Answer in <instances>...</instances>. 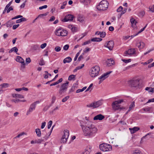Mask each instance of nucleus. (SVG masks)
Masks as SVG:
<instances>
[{
	"label": "nucleus",
	"mask_w": 154,
	"mask_h": 154,
	"mask_svg": "<svg viewBox=\"0 0 154 154\" xmlns=\"http://www.w3.org/2000/svg\"><path fill=\"white\" fill-rule=\"evenodd\" d=\"M9 8H8V9L7 10V13H8L10 12L11 11H12L13 10V9L12 7H9Z\"/></svg>",
	"instance_id": "de8ad7c7"
},
{
	"label": "nucleus",
	"mask_w": 154,
	"mask_h": 154,
	"mask_svg": "<svg viewBox=\"0 0 154 154\" xmlns=\"http://www.w3.org/2000/svg\"><path fill=\"white\" fill-rule=\"evenodd\" d=\"M139 79H133L129 81L128 82L131 87L137 88L140 84Z\"/></svg>",
	"instance_id": "0eeeda50"
},
{
	"label": "nucleus",
	"mask_w": 154,
	"mask_h": 154,
	"mask_svg": "<svg viewBox=\"0 0 154 154\" xmlns=\"http://www.w3.org/2000/svg\"><path fill=\"white\" fill-rule=\"evenodd\" d=\"M64 134L63 135L61 139V143H65L67 141V140L69 136V132L67 130H65L64 131Z\"/></svg>",
	"instance_id": "1a4fd4ad"
},
{
	"label": "nucleus",
	"mask_w": 154,
	"mask_h": 154,
	"mask_svg": "<svg viewBox=\"0 0 154 154\" xmlns=\"http://www.w3.org/2000/svg\"><path fill=\"white\" fill-rule=\"evenodd\" d=\"M84 136L88 137L94 136L97 133V129L90 121H82L80 123Z\"/></svg>",
	"instance_id": "f257e3e1"
},
{
	"label": "nucleus",
	"mask_w": 154,
	"mask_h": 154,
	"mask_svg": "<svg viewBox=\"0 0 154 154\" xmlns=\"http://www.w3.org/2000/svg\"><path fill=\"white\" fill-rule=\"evenodd\" d=\"M102 104L101 100H98L96 102H94L91 103L90 104L87 105L86 106L88 107H93L95 108L98 107Z\"/></svg>",
	"instance_id": "6e6552de"
},
{
	"label": "nucleus",
	"mask_w": 154,
	"mask_h": 154,
	"mask_svg": "<svg viewBox=\"0 0 154 154\" xmlns=\"http://www.w3.org/2000/svg\"><path fill=\"white\" fill-rule=\"evenodd\" d=\"M84 64H82L81 66H78V70L80 69H82L84 66Z\"/></svg>",
	"instance_id": "864d4df0"
},
{
	"label": "nucleus",
	"mask_w": 154,
	"mask_h": 154,
	"mask_svg": "<svg viewBox=\"0 0 154 154\" xmlns=\"http://www.w3.org/2000/svg\"><path fill=\"white\" fill-rule=\"evenodd\" d=\"M16 60L17 62L21 63L22 65V66H25V63H24V60L21 57L17 56L16 59Z\"/></svg>",
	"instance_id": "dca6fc26"
},
{
	"label": "nucleus",
	"mask_w": 154,
	"mask_h": 154,
	"mask_svg": "<svg viewBox=\"0 0 154 154\" xmlns=\"http://www.w3.org/2000/svg\"><path fill=\"white\" fill-rule=\"evenodd\" d=\"M26 1H25V2H24V3L22 4L20 6V8H23L24 7L25 4H26Z\"/></svg>",
	"instance_id": "0e129e2a"
},
{
	"label": "nucleus",
	"mask_w": 154,
	"mask_h": 154,
	"mask_svg": "<svg viewBox=\"0 0 154 154\" xmlns=\"http://www.w3.org/2000/svg\"><path fill=\"white\" fill-rule=\"evenodd\" d=\"M46 125V122H44L42 123V125L41 126V128L42 129L44 128Z\"/></svg>",
	"instance_id": "4d7b16f0"
},
{
	"label": "nucleus",
	"mask_w": 154,
	"mask_h": 154,
	"mask_svg": "<svg viewBox=\"0 0 154 154\" xmlns=\"http://www.w3.org/2000/svg\"><path fill=\"white\" fill-rule=\"evenodd\" d=\"M72 60L71 58L70 57H68L63 60V63H69Z\"/></svg>",
	"instance_id": "a878e982"
},
{
	"label": "nucleus",
	"mask_w": 154,
	"mask_h": 154,
	"mask_svg": "<svg viewBox=\"0 0 154 154\" xmlns=\"http://www.w3.org/2000/svg\"><path fill=\"white\" fill-rule=\"evenodd\" d=\"M102 39L99 38H92L91 39V41L92 42H99L101 41Z\"/></svg>",
	"instance_id": "cd10ccee"
},
{
	"label": "nucleus",
	"mask_w": 154,
	"mask_h": 154,
	"mask_svg": "<svg viewBox=\"0 0 154 154\" xmlns=\"http://www.w3.org/2000/svg\"><path fill=\"white\" fill-rule=\"evenodd\" d=\"M91 150H87L86 149L85 150L84 152L83 153H82V154H89Z\"/></svg>",
	"instance_id": "58836bf2"
},
{
	"label": "nucleus",
	"mask_w": 154,
	"mask_h": 154,
	"mask_svg": "<svg viewBox=\"0 0 154 154\" xmlns=\"http://www.w3.org/2000/svg\"><path fill=\"white\" fill-rule=\"evenodd\" d=\"M11 20L9 21L6 23V26L7 27H11L13 24L15 23Z\"/></svg>",
	"instance_id": "5701e85b"
},
{
	"label": "nucleus",
	"mask_w": 154,
	"mask_h": 154,
	"mask_svg": "<svg viewBox=\"0 0 154 154\" xmlns=\"http://www.w3.org/2000/svg\"><path fill=\"white\" fill-rule=\"evenodd\" d=\"M2 88H6L8 87L9 86V84L8 83H5L2 84L1 85Z\"/></svg>",
	"instance_id": "f704fd0d"
},
{
	"label": "nucleus",
	"mask_w": 154,
	"mask_h": 154,
	"mask_svg": "<svg viewBox=\"0 0 154 154\" xmlns=\"http://www.w3.org/2000/svg\"><path fill=\"white\" fill-rule=\"evenodd\" d=\"M115 101V103H118V104H119L123 102V100H119Z\"/></svg>",
	"instance_id": "bf43d9fd"
},
{
	"label": "nucleus",
	"mask_w": 154,
	"mask_h": 154,
	"mask_svg": "<svg viewBox=\"0 0 154 154\" xmlns=\"http://www.w3.org/2000/svg\"><path fill=\"white\" fill-rule=\"evenodd\" d=\"M18 51V49H11L9 51V53H11L12 51H14L17 54L19 55V54L17 52Z\"/></svg>",
	"instance_id": "7c9ffc66"
},
{
	"label": "nucleus",
	"mask_w": 154,
	"mask_h": 154,
	"mask_svg": "<svg viewBox=\"0 0 154 154\" xmlns=\"http://www.w3.org/2000/svg\"><path fill=\"white\" fill-rule=\"evenodd\" d=\"M35 132L37 136L38 137H40L41 136V133L40 129L39 128H37L35 130Z\"/></svg>",
	"instance_id": "bb28decb"
},
{
	"label": "nucleus",
	"mask_w": 154,
	"mask_h": 154,
	"mask_svg": "<svg viewBox=\"0 0 154 154\" xmlns=\"http://www.w3.org/2000/svg\"><path fill=\"white\" fill-rule=\"evenodd\" d=\"M55 34L58 36H65L67 34V31L62 28H59L55 32Z\"/></svg>",
	"instance_id": "423d86ee"
},
{
	"label": "nucleus",
	"mask_w": 154,
	"mask_h": 154,
	"mask_svg": "<svg viewBox=\"0 0 154 154\" xmlns=\"http://www.w3.org/2000/svg\"><path fill=\"white\" fill-rule=\"evenodd\" d=\"M77 88V84L76 83L74 84L72 86L71 88L69 91V94H70L72 92L74 91Z\"/></svg>",
	"instance_id": "412c9836"
},
{
	"label": "nucleus",
	"mask_w": 154,
	"mask_h": 154,
	"mask_svg": "<svg viewBox=\"0 0 154 154\" xmlns=\"http://www.w3.org/2000/svg\"><path fill=\"white\" fill-rule=\"evenodd\" d=\"M69 82L66 81V83L62 85L59 91V93L60 95L63 94L66 91L69 85Z\"/></svg>",
	"instance_id": "20e7f679"
},
{
	"label": "nucleus",
	"mask_w": 154,
	"mask_h": 154,
	"mask_svg": "<svg viewBox=\"0 0 154 154\" xmlns=\"http://www.w3.org/2000/svg\"><path fill=\"white\" fill-rule=\"evenodd\" d=\"M112 72V71H110L105 73L99 77L98 79L100 80L99 84H100L104 80L107 78L109 76V74Z\"/></svg>",
	"instance_id": "9b49d317"
},
{
	"label": "nucleus",
	"mask_w": 154,
	"mask_h": 154,
	"mask_svg": "<svg viewBox=\"0 0 154 154\" xmlns=\"http://www.w3.org/2000/svg\"><path fill=\"white\" fill-rule=\"evenodd\" d=\"M114 42L113 41L111 40L108 42L107 43L105 44V46L107 48H113L114 47Z\"/></svg>",
	"instance_id": "4468645a"
},
{
	"label": "nucleus",
	"mask_w": 154,
	"mask_h": 154,
	"mask_svg": "<svg viewBox=\"0 0 154 154\" xmlns=\"http://www.w3.org/2000/svg\"><path fill=\"white\" fill-rule=\"evenodd\" d=\"M69 96H67L66 97L62 100V102H66L67 100L69 99Z\"/></svg>",
	"instance_id": "ea45409f"
},
{
	"label": "nucleus",
	"mask_w": 154,
	"mask_h": 154,
	"mask_svg": "<svg viewBox=\"0 0 154 154\" xmlns=\"http://www.w3.org/2000/svg\"><path fill=\"white\" fill-rule=\"evenodd\" d=\"M106 33L105 32H101L100 34V37L101 38H104L106 36Z\"/></svg>",
	"instance_id": "72a5a7b5"
},
{
	"label": "nucleus",
	"mask_w": 154,
	"mask_h": 154,
	"mask_svg": "<svg viewBox=\"0 0 154 154\" xmlns=\"http://www.w3.org/2000/svg\"><path fill=\"white\" fill-rule=\"evenodd\" d=\"M93 84L92 83H91L90 84L89 87L85 91V92H87L88 91L90 88L93 86Z\"/></svg>",
	"instance_id": "338daca9"
},
{
	"label": "nucleus",
	"mask_w": 154,
	"mask_h": 154,
	"mask_svg": "<svg viewBox=\"0 0 154 154\" xmlns=\"http://www.w3.org/2000/svg\"><path fill=\"white\" fill-rule=\"evenodd\" d=\"M147 24H146V25L145 26H144L143 28L141 29L137 33V35H138L140 33H141V32H143L144 29H145L146 28V27L147 26Z\"/></svg>",
	"instance_id": "37998d69"
},
{
	"label": "nucleus",
	"mask_w": 154,
	"mask_h": 154,
	"mask_svg": "<svg viewBox=\"0 0 154 154\" xmlns=\"http://www.w3.org/2000/svg\"><path fill=\"white\" fill-rule=\"evenodd\" d=\"M99 147L100 149L103 151H109L112 150V147L111 145L105 143L100 144Z\"/></svg>",
	"instance_id": "39448f33"
},
{
	"label": "nucleus",
	"mask_w": 154,
	"mask_h": 154,
	"mask_svg": "<svg viewBox=\"0 0 154 154\" xmlns=\"http://www.w3.org/2000/svg\"><path fill=\"white\" fill-rule=\"evenodd\" d=\"M48 6L47 5H45L42 6H41L39 7V9L40 10H42L43 9L46 8H47Z\"/></svg>",
	"instance_id": "6e6d98bb"
},
{
	"label": "nucleus",
	"mask_w": 154,
	"mask_h": 154,
	"mask_svg": "<svg viewBox=\"0 0 154 154\" xmlns=\"http://www.w3.org/2000/svg\"><path fill=\"white\" fill-rule=\"evenodd\" d=\"M105 118V116L101 114H98L95 116L93 118L94 120H99L101 121Z\"/></svg>",
	"instance_id": "2eb2a0df"
},
{
	"label": "nucleus",
	"mask_w": 154,
	"mask_h": 154,
	"mask_svg": "<svg viewBox=\"0 0 154 154\" xmlns=\"http://www.w3.org/2000/svg\"><path fill=\"white\" fill-rule=\"evenodd\" d=\"M127 10V9L126 8H124L123 10H122V12L121 13V14H120V16H122V14H124V13H125Z\"/></svg>",
	"instance_id": "c03bdc74"
},
{
	"label": "nucleus",
	"mask_w": 154,
	"mask_h": 154,
	"mask_svg": "<svg viewBox=\"0 0 154 154\" xmlns=\"http://www.w3.org/2000/svg\"><path fill=\"white\" fill-rule=\"evenodd\" d=\"M33 110L34 109H33L32 108V109L29 107L26 112V115L28 116L32 112Z\"/></svg>",
	"instance_id": "2f4dec72"
},
{
	"label": "nucleus",
	"mask_w": 154,
	"mask_h": 154,
	"mask_svg": "<svg viewBox=\"0 0 154 154\" xmlns=\"http://www.w3.org/2000/svg\"><path fill=\"white\" fill-rule=\"evenodd\" d=\"M83 58V56L82 55H81L79 57L78 59V61H80Z\"/></svg>",
	"instance_id": "69168bd1"
},
{
	"label": "nucleus",
	"mask_w": 154,
	"mask_h": 154,
	"mask_svg": "<svg viewBox=\"0 0 154 154\" xmlns=\"http://www.w3.org/2000/svg\"><path fill=\"white\" fill-rule=\"evenodd\" d=\"M123 9V7L122 6H120L117 9V11L118 12H120Z\"/></svg>",
	"instance_id": "3c124183"
},
{
	"label": "nucleus",
	"mask_w": 154,
	"mask_h": 154,
	"mask_svg": "<svg viewBox=\"0 0 154 154\" xmlns=\"http://www.w3.org/2000/svg\"><path fill=\"white\" fill-rule=\"evenodd\" d=\"M78 1L83 4L85 5H87L90 3V0H78Z\"/></svg>",
	"instance_id": "a211bd4d"
},
{
	"label": "nucleus",
	"mask_w": 154,
	"mask_h": 154,
	"mask_svg": "<svg viewBox=\"0 0 154 154\" xmlns=\"http://www.w3.org/2000/svg\"><path fill=\"white\" fill-rule=\"evenodd\" d=\"M129 130L131 131V134H134L136 131L140 130V128L137 127H134L133 128H129Z\"/></svg>",
	"instance_id": "aec40b11"
},
{
	"label": "nucleus",
	"mask_w": 154,
	"mask_h": 154,
	"mask_svg": "<svg viewBox=\"0 0 154 154\" xmlns=\"http://www.w3.org/2000/svg\"><path fill=\"white\" fill-rule=\"evenodd\" d=\"M20 101V100L19 99H12L11 100V101L12 102H14L15 103H18Z\"/></svg>",
	"instance_id": "09e8293b"
},
{
	"label": "nucleus",
	"mask_w": 154,
	"mask_h": 154,
	"mask_svg": "<svg viewBox=\"0 0 154 154\" xmlns=\"http://www.w3.org/2000/svg\"><path fill=\"white\" fill-rule=\"evenodd\" d=\"M132 154H141V152L139 150H135L134 151Z\"/></svg>",
	"instance_id": "4c0bfd02"
},
{
	"label": "nucleus",
	"mask_w": 154,
	"mask_h": 154,
	"mask_svg": "<svg viewBox=\"0 0 154 154\" xmlns=\"http://www.w3.org/2000/svg\"><path fill=\"white\" fill-rule=\"evenodd\" d=\"M151 108L150 107H147V108H143V110L144 111H149L150 110V109H151Z\"/></svg>",
	"instance_id": "e2e57ef3"
},
{
	"label": "nucleus",
	"mask_w": 154,
	"mask_h": 154,
	"mask_svg": "<svg viewBox=\"0 0 154 154\" xmlns=\"http://www.w3.org/2000/svg\"><path fill=\"white\" fill-rule=\"evenodd\" d=\"M74 18L73 16L71 14H69L66 15L65 18L62 20L63 22H66L68 21H71Z\"/></svg>",
	"instance_id": "ddd939ff"
},
{
	"label": "nucleus",
	"mask_w": 154,
	"mask_h": 154,
	"mask_svg": "<svg viewBox=\"0 0 154 154\" xmlns=\"http://www.w3.org/2000/svg\"><path fill=\"white\" fill-rule=\"evenodd\" d=\"M112 106V108L114 110H121L123 109H125L122 107H121L119 105L118 103L115 102V101L113 102Z\"/></svg>",
	"instance_id": "f8f14e48"
},
{
	"label": "nucleus",
	"mask_w": 154,
	"mask_h": 154,
	"mask_svg": "<svg viewBox=\"0 0 154 154\" xmlns=\"http://www.w3.org/2000/svg\"><path fill=\"white\" fill-rule=\"evenodd\" d=\"M122 60L125 63H127L131 62V59H128L127 60L122 59Z\"/></svg>",
	"instance_id": "c9c22d12"
},
{
	"label": "nucleus",
	"mask_w": 154,
	"mask_h": 154,
	"mask_svg": "<svg viewBox=\"0 0 154 154\" xmlns=\"http://www.w3.org/2000/svg\"><path fill=\"white\" fill-rule=\"evenodd\" d=\"M36 143H40L43 141V140L42 139H39L35 140Z\"/></svg>",
	"instance_id": "a19ab883"
},
{
	"label": "nucleus",
	"mask_w": 154,
	"mask_h": 154,
	"mask_svg": "<svg viewBox=\"0 0 154 154\" xmlns=\"http://www.w3.org/2000/svg\"><path fill=\"white\" fill-rule=\"evenodd\" d=\"M31 61V59L30 58H26V63L27 64L29 63Z\"/></svg>",
	"instance_id": "8fccbe9b"
},
{
	"label": "nucleus",
	"mask_w": 154,
	"mask_h": 154,
	"mask_svg": "<svg viewBox=\"0 0 154 154\" xmlns=\"http://www.w3.org/2000/svg\"><path fill=\"white\" fill-rule=\"evenodd\" d=\"M76 75H70L68 78L69 81H74L76 79Z\"/></svg>",
	"instance_id": "b1692460"
},
{
	"label": "nucleus",
	"mask_w": 154,
	"mask_h": 154,
	"mask_svg": "<svg viewBox=\"0 0 154 154\" xmlns=\"http://www.w3.org/2000/svg\"><path fill=\"white\" fill-rule=\"evenodd\" d=\"M24 134L25 133H24V132L21 133L20 134H19L16 137H15V138H19L20 136H22L23 134Z\"/></svg>",
	"instance_id": "052dcab7"
},
{
	"label": "nucleus",
	"mask_w": 154,
	"mask_h": 154,
	"mask_svg": "<svg viewBox=\"0 0 154 154\" xmlns=\"http://www.w3.org/2000/svg\"><path fill=\"white\" fill-rule=\"evenodd\" d=\"M145 14V12L144 11H140L139 13V15L140 16L143 17Z\"/></svg>",
	"instance_id": "a18cd8bd"
},
{
	"label": "nucleus",
	"mask_w": 154,
	"mask_h": 154,
	"mask_svg": "<svg viewBox=\"0 0 154 154\" xmlns=\"http://www.w3.org/2000/svg\"><path fill=\"white\" fill-rule=\"evenodd\" d=\"M135 106V102L134 101L132 102L131 104L130 107H129V109L128 110V111H130L132 108L134 107Z\"/></svg>",
	"instance_id": "c756f323"
},
{
	"label": "nucleus",
	"mask_w": 154,
	"mask_h": 154,
	"mask_svg": "<svg viewBox=\"0 0 154 154\" xmlns=\"http://www.w3.org/2000/svg\"><path fill=\"white\" fill-rule=\"evenodd\" d=\"M40 103L39 101H37L33 103H32L30 105V108H32L34 110L35 109V106H36V105L37 104H38L39 103Z\"/></svg>",
	"instance_id": "4be33fe9"
},
{
	"label": "nucleus",
	"mask_w": 154,
	"mask_h": 154,
	"mask_svg": "<svg viewBox=\"0 0 154 154\" xmlns=\"http://www.w3.org/2000/svg\"><path fill=\"white\" fill-rule=\"evenodd\" d=\"M91 41V40H88V41L84 42L83 43V44H82V45H85L87 44H89L90 43Z\"/></svg>",
	"instance_id": "5fc2aeb1"
},
{
	"label": "nucleus",
	"mask_w": 154,
	"mask_h": 154,
	"mask_svg": "<svg viewBox=\"0 0 154 154\" xmlns=\"http://www.w3.org/2000/svg\"><path fill=\"white\" fill-rule=\"evenodd\" d=\"M135 49H128L125 51L123 54V56L125 57L131 56L132 55L135 54L136 51Z\"/></svg>",
	"instance_id": "9d476101"
},
{
	"label": "nucleus",
	"mask_w": 154,
	"mask_h": 154,
	"mask_svg": "<svg viewBox=\"0 0 154 154\" xmlns=\"http://www.w3.org/2000/svg\"><path fill=\"white\" fill-rule=\"evenodd\" d=\"M39 64L41 66L44 65L45 64V63L42 58L40 60V61L39 63Z\"/></svg>",
	"instance_id": "473e14b6"
},
{
	"label": "nucleus",
	"mask_w": 154,
	"mask_h": 154,
	"mask_svg": "<svg viewBox=\"0 0 154 154\" xmlns=\"http://www.w3.org/2000/svg\"><path fill=\"white\" fill-rule=\"evenodd\" d=\"M106 66H109L113 65L114 63V61L112 59H108L106 62Z\"/></svg>",
	"instance_id": "f3484780"
},
{
	"label": "nucleus",
	"mask_w": 154,
	"mask_h": 154,
	"mask_svg": "<svg viewBox=\"0 0 154 154\" xmlns=\"http://www.w3.org/2000/svg\"><path fill=\"white\" fill-rule=\"evenodd\" d=\"M46 45L47 44L46 43H43L41 45V48H44L46 47Z\"/></svg>",
	"instance_id": "13d9d810"
},
{
	"label": "nucleus",
	"mask_w": 154,
	"mask_h": 154,
	"mask_svg": "<svg viewBox=\"0 0 154 154\" xmlns=\"http://www.w3.org/2000/svg\"><path fill=\"white\" fill-rule=\"evenodd\" d=\"M131 22L133 27H135V25H136V23H137L135 20L133 18L131 19Z\"/></svg>",
	"instance_id": "c85d7f7f"
},
{
	"label": "nucleus",
	"mask_w": 154,
	"mask_h": 154,
	"mask_svg": "<svg viewBox=\"0 0 154 154\" xmlns=\"http://www.w3.org/2000/svg\"><path fill=\"white\" fill-rule=\"evenodd\" d=\"M100 71V67L97 66H96L92 67L91 69L90 75L92 77H94L97 76Z\"/></svg>",
	"instance_id": "7ed1b4c3"
},
{
	"label": "nucleus",
	"mask_w": 154,
	"mask_h": 154,
	"mask_svg": "<svg viewBox=\"0 0 154 154\" xmlns=\"http://www.w3.org/2000/svg\"><path fill=\"white\" fill-rule=\"evenodd\" d=\"M52 123L53 122L52 121L50 120L49 122L48 125V129H50V128L52 124Z\"/></svg>",
	"instance_id": "e433bc0d"
},
{
	"label": "nucleus",
	"mask_w": 154,
	"mask_h": 154,
	"mask_svg": "<svg viewBox=\"0 0 154 154\" xmlns=\"http://www.w3.org/2000/svg\"><path fill=\"white\" fill-rule=\"evenodd\" d=\"M22 17H23L21 15H17V16H16L12 18L11 19V20H13L14 19H18V18H22Z\"/></svg>",
	"instance_id": "79ce46f5"
},
{
	"label": "nucleus",
	"mask_w": 154,
	"mask_h": 154,
	"mask_svg": "<svg viewBox=\"0 0 154 154\" xmlns=\"http://www.w3.org/2000/svg\"><path fill=\"white\" fill-rule=\"evenodd\" d=\"M109 30L110 31H112L114 30V28L112 26H110L109 27Z\"/></svg>",
	"instance_id": "774afa93"
},
{
	"label": "nucleus",
	"mask_w": 154,
	"mask_h": 154,
	"mask_svg": "<svg viewBox=\"0 0 154 154\" xmlns=\"http://www.w3.org/2000/svg\"><path fill=\"white\" fill-rule=\"evenodd\" d=\"M67 2H63V5H62L61 7L60 8L61 9H63L65 8V6Z\"/></svg>",
	"instance_id": "603ef678"
},
{
	"label": "nucleus",
	"mask_w": 154,
	"mask_h": 154,
	"mask_svg": "<svg viewBox=\"0 0 154 154\" xmlns=\"http://www.w3.org/2000/svg\"><path fill=\"white\" fill-rule=\"evenodd\" d=\"M109 3L107 1L103 0L100 2L97 7V9L99 11H105L108 8Z\"/></svg>",
	"instance_id": "f03ea898"
},
{
	"label": "nucleus",
	"mask_w": 154,
	"mask_h": 154,
	"mask_svg": "<svg viewBox=\"0 0 154 154\" xmlns=\"http://www.w3.org/2000/svg\"><path fill=\"white\" fill-rule=\"evenodd\" d=\"M85 19V18L82 15L79 14L78 16V21L82 23Z\"/></svg>",
	"instance_id": "6ab92c4d"
},
{
	"label": "nucleus",
	"mask_w": 154,
	"mask_h": 154,
	"mask_svg": "<svg viewBox=\"0 0 154 154\" xmlns=\"http://www.w3.org/2000/svg\"><path fill=\"white\" fill-rule=\"evenodd\" d=\"M20 25L19 24L14 25L13 26V29H15L17 28Z\"/></svg>",
	"instance_id": "680f3d73"
},
{
	"label": "nucleus",
	"mask_w": 154,
	"mask_h": 154,
	"mask_svg": "<svg viewBox=\"0 0 154 154\" xmlns=\"http://www.w3.org/2000/svg\"><path fill=\"white\" fill-rule=\"evenodd\" d=\"M12 96L13 97H18L20 98H24L23 95L19 94H12Z\"/></svg>",
	"instance_id": "393cba45"
},
{
	"label": "nucleus",
	"mask_w": 154,
	"mask_h": 154,
	"mask_svg": "<svg viewBox=\"0 0 154 154\" xmlns=\"http://www.w3.org/2000/svg\"><path fill=\"white\" fill-rule=\"evenodd\" d=\"M149 11L153 12H154V5L152 7V6H149Z\"/></svg>",
	"instance_id": "49530a36"
}]
</instances>
